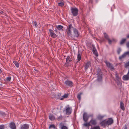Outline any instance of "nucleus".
I'll return each instance as SVG.
<instances>
[{
  "instance_id": "f257e3e1",
  "label": "nucleus",
  "mask_w": 129,
  "mask_h": 129,
  "mask_svg": "<svg viewBox=\"0 0 129 129\" xmlns=\"http://www.w3.org/2000/svg\"><path fill=\"white\" fill-rule=\"evenodd\" d=\"M74 28L71 24H70L66 29V33L68 36L72 37V30Z\"/></svg>"
},
{
  "instance_id": "72a5a7b5",
  "label": "nucleus",
  "mask_w": 129,
  "mask_h": 129,
  "mask_svg": "<svg viewBox=\"0 0 129 129\" xmlns=\"http://www.w3.org/2000/svg\"><path fill=\"white\" fill-rule=\"evenodd\" d=\"M53 128L54 129H55L56 127L55 125L54 124H52L50 125L49 127V128Z\"/></svg>"
},
{
  "instance_id": "a211bd4d",
  "label": "nucleus",
  "mask_w": 129,
  "mask_h": 129,
  "mask_svg": "<svg viewBox=\"0 0 129 129\" xmlns=\"http://www.w3.org/2000/svg\"><path fill=\"white\" fill-rule=\"evenodd\" d=\"M29 126L27 124H24L21 127V129H28Z\"/></svg>"
},
{
  "instance_id": "f3484780",
  "label": "nucleus",
  "mask_w": 129,
  "mask_h": 129,
  "mask_svg": "<svg viewBox=\"0 0 129 129\" xmlns=\"http://www.w3.org/2000/svg\"><path fill=\"white\" fill-rule=\"evenodd\" d=\"M120 108L123 111H124L125 110V108L124 107V103L122 101L120 102Z\"/></svg>"
},
{
  "instance_id": "20e7f679",
  "label": "nucleus",
  "mask_w": 129,
  "mask_h": 129,
  "mask_svg": "<svg viewBox=\"0 0 129 129\" xmlns=\"http://www.w3.org/2000/svg\"><path fill=\"white\" fill-rule=\"evenodd\" d=\"M73 36L74 37L78 38L80 35V33L78 30L75 28L73 29Z\"/></svg>"
},
{
  "instance_id": "f704fd0d",
  "label": "nucleus",
  "mask_w": 129,
  "mask_h": 129,
  "mask_svg": "<svg viewBox=\"0 0 129 129\" xmlns=\"http://www.w3.org/2000/svg\"><path fill=\"white\" fill-rule=\"evenodd\" d=\"M104 117V116L101 115H99L98 116L97 118L99 120H101Z\"/></svg>"
},
{
  "instance_id": "423d86ee",
  "label": "nucleus",
  "mask_w": 129,
  "mask_h": 129,
  "mask_svg": "<svg viewBox=\"0 0 129 129\" xmlns=\"http://www.w3.org/2000/svg\"><path fill=\"white\" fill-rule=\"evenodd\" d=\"M97 74L98 75L97 79V81L99 82L101 81L102 79V77L101 70H100L98 72Z\"/></svg>"
},
{
  "instance_id": "aec40b11",
  "label": "nucleus",
  "mask_w": 129,
  "mask_h": 129,
  "mask_svg": "<svg viewBox=\"0 0 129 129\" xmlns=\"http://www.w3.org/2000/svg\"><path fill=\"white\" fill-rule=\"evenodd\" d=\"M59 125L60 127H61V129H68V127L64 125V124L62 123H60Z\"/></svg>"
},
{
  "instance_id": "a19ab883",
  "label": "nucleus",
  "mask_w": 129,
  "mask_h": 129,
  "mask_svg": "<svg viewBox=\"0 0 129 129\" xmlns=\"http://www.w3.org/2000/svg\"><path fill=\"white\" fill-rule=\"evenodd\" d=\"M34 72L35 73V74H37L38 72V70L36 69H34Z\"/></svg>"
},
{
  "instance_id": "c9c22d12",
  "label": "nucleus",
  "mask_w": 129,
  "mask_h": 129,
  "mask_svg": "<svg viewBox=\"0 0 129 129\" xmlns=\"http://www.w3.org/2000/svg\"><path fill=\"white\" fill-rule=\"evenodd\" d=\"M91 129H100L99 126H96L91 128Z\"/></svg>"
},
{
  "instance_id": "39448f33",
  "label": "nucleus",
  "mask_w": 129,
  "mask_h": 129,
  "mask_svg": "<svg viewBox=\"0 0 129 129\" xmlns=\"http://www.w3.org/2000/svg\"><path fill=\"white\" fill-rule=\"evenodd\" d=\"M89 117V116L87 113L84 112L83 115V119L84 121L85 122H87Z\"/></svg>"
},
{
  "instance_id": "cd10ccee",
  "label": "nucleus",
  "mask_w": 129,
  "mask_h": 129,
  "mask_svg": "<svg viewBox=\"0 0 129 129\" xmlns=\"http://www.w3.org/2000/svg\"><path fill=\"white\" fill-rule=\"evenodd\" d=\"M56 28L58 30H60L61 29L62 30V28H63V26L61 25H58L56 26Z\"/></svg>"
},
{
  "instance_id": "ea45409f",
  "label": "nucleus",
  "mask_w": 129,
  "mask_h": 129,
  "mask_svg": "<svg viewBox=\"0 0 129 129\" xmlns=\"http://www.w3.org/2000/svg\"><path fill=\"white\" fill-rule=\"evenodd\" d=\"M4 125H0V129H4Z\"/></svg>"
},
{
  "instance_id": "c756f323",
  "label": "nucleus",
  "mask_w": 129,
  "mask_h": 129,
  "mask_svg": "<svg viewBox=\"0 0 129 129\" xmlns=\"http://www.w3.org/2000/svg\"><path fill=\"white\" fill-rule=\"evenodd\" d=\"M104 37L105 39H106L107 40L108 39H109V37L108 35L106 33H104Z\"/></svg>"
},
{
  "instance_id": "58836bf2",
  "label": "nucleus",
  "mask_w": 129,
  "mask_h": 129,
  "mask_svg": "<svg viewBox=\"0 0 129 129\" xmlns=\"http://www.w3.org/2000/svg\"><path fill=\"white\" fill-rule=\"evenodd\" d=\"M115 76L116 79L117 80H118L119 79V78L118 75L117 73H116L115 74Z\"/></svg>"
},
{
  "instance_id": "bb28decb",
  "label": "nucleus",
  "mask_w": 129,
  "mask_h": 129,
  "mask_svg": "<svg viewBox=\"0 0 129 129\" xmlns=\"http://www.w3.org/2000/svg\"><path fill=\"white\" fill-rule=\"evenodd\" d=\"M126 41V39H123L121 41L120 44L121 45H122L124 44L125 42Z\"/></svg>"
},
{
  "instance_id": "e433bc0d",
  "label": "nucleus",
  "mask_w": 129,
  "mask_h": 129,
  "mask_svg": "<svg viewBox=\"0 0 129 129\" xmlns=\"http://www.w3.org/2000/svg\"><path fill=\"white\" fill-rule=\"evenodd\" d=\"M11 77H7L6 78V80L7 81H9L11 80Z\"/></svg>"
},
{
  "instance_id": "2eb2a0df",
  "label": "nucleus",
  "mask_w": 129,
  "mask_h": 129,
  "mask_svg": "<svg viewBox=\"0 0 129 129\" xmlns=\"http://www.w3.org/2000/svg\"><path fill=\"white\" fill-rule=\"evenodd\" d=\"M92 52L94 54L97 56H98V54L97 52V50L94 46H93Z\"/></svg>"
},
{
  "instance_id": "4468645a",
  "label": "nucleus",
  "mask_w": 129,
  "mask_h": 129,
  "mask_svg": "<svg viewBox=\"0 0 129 129\" xmlns=\"http://www.w3.org/2000/svg\"><path fill=\"white\" fill-rule=\"evenodd\" d=\"M9 127L11 129H16V126L14 123L11 122L10 124Z\"/></svg>"
},
{
  "instance_id": "f03ea898",
  "label": "nucleus",
  "mask_w": 129,
  "mask_h": 129,
  "mask_svg": "<svg viewBox=\"0 0 129 129\" xmlns=\"http://www.w3.org/2000/svg\"><path fill=\"white\" fill-rule=\"evenodd\" d=\"M71 10L73 16H77L78 11V10L77 8L72 7L71 9Z\"/></svg>"
},
{
  "instance_id": "f8f14e48",
  "label": "nucleus",
  "mask_w": 129,
  "mask_h": 129,
  "mask_svg": "<svg viewBox=\"0 0 129 129\" xmlns=\"http://www.w3.org/2000/svg\"><path fill=\"white\" fill-rule=\"evenodd\" d=\"M100 124L101 126L104 127H105L106 126H108L106 120H104L102 121L100 123Z\"/></svg>"
},
{
  "instance_id": "09e8293b",
  "label": "nucleus",
  "mask_w": 129,
  "mask_h": 129,
  "mask_svg": "<svg viewBox=\"0 0 129 129\" xmlns=\"http://www.w3.org/2000/svg\"><path fill=\"white\" fill-rule=\"evenodd\" d=\"M2 72V71L0 69V74Z\"/></svg>"
},
{
  "instance_id": "c85d7f7f",
  "label": "nucleus",
  "mask_w": 129,
  "mask_h": 129,
  "mask_svg": "<svg viewBox=\"0 0 129 129\" xmlns=\"http://www.w3.org/2000/svg\"><path fill=\"white\" fill-rule=\"evenodd\" d=\"M77 58L78 61H80L81 59V55L80 53H78L77 55Z\"/></svg>"
},
{
  "instance_id": "8fccbe9b",
  "label": "nucleus",
  "mask_w": 129,
  "mask_h": 129,
  "mask_svg": "<svg viewBox=\"0 0 129 129\" xmlns=\"http://www.w3.org/2000/svg\"><path fill=\"white\" fill-rule=\"evenodd\" d=\"M117 84L118 85L119 84V83H117Z\"/></svg>"
},
{
  "instance_id": "0eeeda50",
  "label": "nucleus",
  "mask_w": 129,
  "mask_h": 129,
  "mask_svg": "<svg viewBox=\"0 0 129 129\" xmlns=\"http://www.w3.org/2000/svg\"><path fill=\"white\" fill-rule=\"evenodd\" d=\"M64 83L67 86L69 87H71L73 86V82L71 81L67 80L65 81Z\"/></svg>"
},
{
  "instance_id": "393cba45",
  "label": "nucleus",
  "mask_w": 129,
  "mask_h": 129,
  "mask_svg": "<svg viewBox=\"0 0 129 129\" xmlns=\"http://www.w3.org/2000/svg\"><path fill=\"white\" fill-rule=\"evenodd\" d=\"M83 126L85 127H88L89 126H91V124H90V123L89 122L84 123L83 125Z\"/></svg>"
},
{
  "instance_id": "dca6fc26",
  "label": "nucleus",
  "mask_w": 129,
  "mask_h": 129,
  "mask_svg": "<svg viewBox=\"0 0 129 129\" xmlns=\"http://www.w3.org/2000/svg\"><path fill=\"white\" fill-rule=\"evenodd\" d=\"M127 55L126 52L124 53L121 56L119 57V59L120 60H121L123 58H125Z\"/></svg>"
},
{
  "instance_id": "6e6552de",
  "label": "nucleus",
  "mask_w": 129,
  "mask_h": 129,
  "mask_svg": "<svg viewBox=\"0 0 129 129\" xmlns=\"http://www.w3.org/2000/svg\"><path fill=\"white\" fill-rule=\"evenodd\" d=\"M105 62L106 64V66L111 70H113L114 69V68L112 64L106 61H105Z\"/></svg>"
},
{
  "instance_id": "a878e982",
  "label": "nucleus",
  "mask_w": 129,
  "mask_h": 129,
  "mask_svg": "<svg viewBox=\"0 0 129 129\" xmlns=\"http://www.w3.org/2000/svg\"><path fill=\"white\" fill-rule=\"evenodd\" d=\"M68 94H65L62 98H60L61 100H63L64 98H66L68 97Z\"/></svg>"
},
{
  "instance_id": "7ed1b4c3",
  "label": "nucleus",
  "mask_w": 129,
  "mask_h": 129,
  "mask_svg": "<svg viewBox=\"0 0 129 129\" xmlns=\"http://www.w3.org/2000/svg\"><path fill=\"white\" fill-rule=\"evenodd\" d=\"M68 106V107H66V114L67 115H69L71 114L72 112V109L71 107H69V105Z\"/></svg>"
},
{
  "instance_id": "79ce46f5",
  "label": "nucleus",
  "mask_w": 129,
  "mask_h": 129,
  "mask_svg": "<svg viewBox=\"0 0 129 129\" xmlns=\"http://www.w3.org/2000/svg\"><path fill=\"white\" fill-rule=\"evenodd\" d=\"M34 26L35 27H37V23L36 21H35L34 22Z\"/></svg>"
},
{
  "instance_id": "a18cd8bd",
  "label": "nucleus",
  "mask_w": 129,
  "mask_h": 129,
  "mask_svg": "<svg viewBox=\"0 0 129 129\" xmlns=\"http://www.w3.org/2000/svg\"><path fill=\"white\" fill-rule=\"evenodd\" d=\"M126 46L127 47L129 48V41L126 43Z\"/></svg>"
},
{
  "instance_id": "49530a36",
  "label": "nucleus",
  "mask_w": 129,
  "mask_h": 129,
  "mask_svg": "<svg viewBox=\"0 0 129 129\" xmlns=\"http://www.w3.org/2000/svg\"><path fill=\"white\" fill-rule=\"evenodd\" d=\"M126 52H127V55L129 56V51Z\"/></svg>"
},
{
  "instance_id": "9b49d317",
  "label": "nucleus",
  "mask_w": 129,
  "mask_h": 129,
  "mask_svg": "<svg viewBox=\"0 0 129 129\" xmlns=\"http://www.w3.org/2000/svg\"><path fill=\"white\" fill-rule=\"evenodd\" d=\"M49 31L50 33L51 36L52 38H56L57 37V35L52 30L50 29Z\"/></svg>"
},
{
  "instance_id": "ddd939ff",
  "label": "nucleus",
  "mask_w": 129,
  "mask_h": 129,
  "mask_svg": "<svg viewBox=\"0 0 129 129\" xmlns=\"http://www.w3.org/2000/svg\"><path fill=\"white\" fill-rule=\"evenodd\" d=\"M89 122L90 124L91 125H96L97 123L96 120V119H92Z\"/></svg>"
},
{
  "instance_id": "4c0bfd02",
  "label": "nucleus",
  "mask_w": 129,
  "mask_h": 129,
  "mask_svg": "<svg viewBox=\"0 0 129 129\" xmlns=\"http://www.w3.org/2000/svg\"><path fill=\"white\" fill-rule=\"evenodd\" d=\"M121 51V50L120 48H119L117 50V52L118 54H119Z\"/></svg>"
},
{
  "instance_id": "9d476101",
  "label": "nucleus",
  "mask_w": 129,
  "mask_h": 129,
  "mask_svg": "<svg viewBox=\"0 0 129 129\" xmlns=\"http://www.w3.org/2000/svg\"><path fill=\"white\" fill-rule=\"evenodd\" d=\"M108 126L111 125L113 122V120L112 118H110L106 120Z\"/></svg>"
},
{
  "instance_id": "de8ad7c7",
  "label": "nucleus",
  "mask_w": 129,
  "mask_h": 129,
  "mask_svg": "<svg viewBox=\"0 0 129 129\" xmlns=\"http://www.w3.org/2000/svg\"><path fill=\"white\" fill-rule=\"evenodd\" d=\"M127 37L128 38H129V34L127 35Z\"/></svg>"
},
{
  "instance_id": "6ab92c4d",
  "label": "nucleus",
  "mask_w": 129,
  "mask_h": 129,
  "mask_svg": "<svg viewBox=\"0 0 129 129\" xmlns=\"http://www.w3.org/2000/svg\"><path fill=\"white\" fill-rule=\"evenodd\" d=\"M123 79L124 80H129V75L127 74L124 75L123 77Z\"/></svg>"
},
{
  "instance_id": "7c9ffc66",
  "label": "nucleus",
  "mask_w": 129,
  "mask_h": 129,
  "mask_svg": "<svg viewBox=\"0 0 129 129\" xmlns=\"http://www.w3.org/2000/svg\"><path fill=\"white\" fill-rule=\"evenodd\" d=\"M82 94V93L80 92L77 96V98L79 100H80L81 99V95Z\"/></svg>"
},
{
  "instance_id": "37998d69",
  "label": "nucleus",
  "mask_w": 129,
  "mask_h": 129,
  "mask_svg": "<svg viewBox=\"0 0 129 129\" xmlns=\"http://www.w3.org/2000/svg\"><path fill=\"white\" fill-rule=\"evenodd\" d=\"M107 40L108 41V43L109 44H111L112 43V41L110 40L109 38V39H108Z\"/></svg>"
},
{
  "instance_id": "473e14b6",
  "label": "nucleus",
  "mask_w": 129,
  "mask_h": 129,
  "mask_svg": "<svg viewBox=\"0 0 129 129\" xmlns=\"http://www.w3.org/2000/svg\"><path fill=\"white\" fill-rule=\"evenodd\" d=\"M63 118V117L61 115L58 117L57 118V120L58 121H59L62 120Z\"/></svg>"
},
{
  "instance_id": "c03bdc74",
  "label": "nucleus",
  "mask_w": 129,
  "mask_h": 129,
  "mask_svg": "<svg viewBox=\"0 0 129 129\" xmlns=\"http://www.w3.org/2000/svg\"><path fill=\"white\" fill-rule=\"evenodd\" d=\"M123 129H127V125H125L123 127Z\"/></svg>"
},
{
  "instance_id": "412c9836",
  "label": "nucleus",
  "mask_w": 129,
  "mask_h": 129,
  "mask_svg": "<svg viewBox=\"0 0 129 129\" xmlns=\"http://www.w3.org/2000/svg\"><path fill=\"white\" fill-rule=\"evenodd\" d=\"M91 63L90 62H88L86 64L85 66V69L86 71L87 69L90 66Z\"/></svg>"
},
{
  "instance_id": "1a4fd4ad",
  "label": "nucleus",
  "mask_w": 129,
  "mask_h": 129,
  "mask_svg": "<svg viewBox=\"0 0 129 129\" xmlns=\"http://www.w3.org/2000/svg\"><path fill=\"white\" fill-rule=\"evenodd\" d=\"M71 58L69 56H67L66 59V61L65 65L66 66H68L69 65L70 62L71 61Z\"/></svg>"
},
{
  "instance_id": "b1692460",
  "label": "nucleus",
  "mask_w": 129,
  "mask_h": 129,
  "mask_svg": "<svg viewBox=\"0 0 129 129\" xmlns=\"http://www.w3.org/2000/svg\"><path fill=\"white\" fill-rule=\"evenodd\" d=\"M124 66L125 68H127L128 67H129V61L125 64ZM127 74L129 75V69L128 70Z\"/></svg>"
},
{
  "instance_id": "2f4dec72",
  "label": "nucleus",
  "mask_w": 129,
  "mask_h": 129,
  "mask_svg": "<svg viewBox=\"0 0 129 129\" xmlns=\"http://www.w3.org/2000/svg\"><path fill=\"white\" fill-rule=\"evenodd\" d=\"M14 63L15 64L16 67H18L19 66V64L16 61H13Z\"/></svg>"
},
{
  "instance_id": "4be33fe9",
  "label": "nucleus",
  "mask_w": 129,
  "mask_h": 129,
  "mask_svg": "<svg viewBox=\"0 0 129 129\" xmlns=\"http://www.w3.org/2000/svg\"><path fill=\"white\" fill-rule=\"evenodd\" d=\"M49 118L51 120H53L55 119V117L53 115H50L49 116Z\"/></svg>"
},
{
  "instance_id": "5701e85b",
  "label": "nucleus",
  "mask_w": 129,
  "mask_h": 129,
  "mask_svg": "<svg viewBox=\"0 0 129 129\" xmlns=\"http://www.w3.org/2000/svg\"><path fill=\"white\" fill-rule=\"evenodd\" d=\"M58 4L59 6L61 7L63 6L64 5V3L63 1H61L60 2L58 3Z\"/></svg>"
}]
</instances>
